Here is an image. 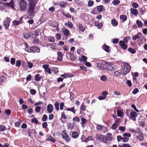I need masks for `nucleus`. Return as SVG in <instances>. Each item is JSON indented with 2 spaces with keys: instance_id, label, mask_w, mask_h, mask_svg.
Instances as JSON below:
<instances>
[{
  "instance_id": "nucleus-53",
  "label": "nucleus",
  "mask_w": 147,
  "mask_h": 147,
  "mask_svg": "<svg viewBox=\"0 0 147 147\" xmlns=\"http://www.w3.org/2000/svg\"><path fill=\"white\" fill-rule=\"evenodd\" d=\"M139 38V36L137 35L133 36L132 37V39L134 40H136Z\"/></svg>"
},
{
  "instance_id": "nucleus-15",
  "label": "nucleus",
  "mask_w": 147,
  "mask_h": 147,
  "mask_svg": "<svg viewBox=\"0 0 147 147\" xmlns=\"http://www.w3.org/2000/svg\"><path fill=\"white\" fill-rule=\"evenodd\" d=\"M131 13L135 15H136L138 14V11L137 9L131 8L130 9Z\"/></svg>"
},
{
  "instance_id": "nucleus-14",
  "label": "nucleus",
  "mask_w": 147,
  "mask_h": 147,
  "mask_svg": "<svg viewBox=\"0 0 147 147\" xmlns=\"http://www.w3.org/2000/svg\"><path fill=\"white\" fill-rule=\"evenodd\" d=\"M57 54L58 60L60 61H61L63 59V56L62 53L61 52H59L57 53Z\"/></svg>"
},
{
  "instance_id": "nucleus-10",
  "label": "nucleus",
  "mask_w": 147,
  "mask_h": 147,
  "mask_svg": "<svg viewBox=\"0 0 147 147\" xmlns=\"http://www.w3.org/2000/svg\"><path fill=\"white\" fill-rule=\"evenodd\" d=\"M40 51V49L38 47L35 46L31 47V52L39 53Z\"/></svg>"
},
{
  "instance_id": "nucleus-40",
  "label": "nucleus",
  "mask_w": 147,
  "mask_h": 147,
  "mask_svg": "<svg viewBox=\"0 0 147 147\" xmlns=\"http://www.w3.org/2000/svg\"><path fill=\"white\" fill-rule=\"evenodd\" d=\"M73 121L77 122H79L80 121V120L79 119V118L78 117H74L73 119Z\"/></svg>"
},
{
  "instance_id": "nucleus-9",
  "label": "nucleus",
  "mask_w": 147,
  "mask_h": 147,
  "mask_svg": "<svg viewBox=\"0 0 147 147\" xmlns=\"http://www.w3.org/2000/svg\"><path fill=\"white\" fill-rule=\"evenodd\" d=\"M36 134V132L34 130L32 129L30 130V131L28 134L29 136L32 138H33L35 137V135Z\"/></svg>"
},
{
  "instance_id": "nucleus-46",
  "label": "nucleus",
  "mask_w": 147,
  "mask_h": 147,
  "mask_svg": "<svg viewBox=\"0 0 147 147\" xmlns=\"http://www.w3.org/2000/svg\"><path fill=\"white\" fill-rule=\"evenodd\" d=\"M6 129V127L3 125H0V131H3Z\"/></svg>"
},
{
  "instance_id": "nucleus-12",
  "label": "nucleus",
  "mask_w": 147,
  "mask_h": 147,
  "mask_svg": "<svg viewBox=\"0 0 147 147\" xmlns=\"http://www.w3.org/2000/svg\"><path fill=\"white\" fill-rule=\"evenodd\" d=\"M53 110V107L51 104H49L47 106V111L49 113H51Z\"/></svg>"
},
{
  "instance_id": "nucleus-27",
  "label": "nucleus",
  "mask_w": 147,
  "mask_h": 147,
  "mask_svg": "<svg viewBox=\"0 0 147 147\" xmlns=\"http://www.w3.org/2000/svg\"><path fill=\"white\" fill-rule=\"evenodd\" d=\"M72 137L73 138H77L78 135V134L76 132H74L71 134Z\"/></svg>"
},
{
  "instance_id": "nucleus-17",
  "label": "nucleus",
  "mask_w": 147,
  "mask_h": 147,
  "mask_svg": "<svg viewBox=\"0 0 147 147\" xmlns=\"http://www.w3.org/2000/svg\"><path fill=\"white\" fill-rule=\"evenodd\" d=\"M97 140H100L105 143H106L108 138H96ZM110 141L112 140V138H108Z\"/></svg>"
},
{
  "instance_id": "nucleus-55",
  "label": "nucleus",
  "mask_w": 147,
  "mask_h": 147,
  "mask_svg": "<svg viewBox=\"0 0 147 147\" xmlns=\"http://www.w3.org/2000/svg\"><path fill=\"white\" fill-rule=\"evenodd\" d=\"M107 78L105 76H102L100 77V80L102 81H105L107 80Z\"/></svg>"
},
{
  "instance_id": "nucleus-64",
  "label": "nucleus",
  "mask_w": 147,
  "mask_h": 147,
  "mask_svg": "<svg viewBox=\"0 0 147 147\" xmlns=\"http://www.w3.org/2000/svg\"><path fill=\"white\" fill-rule=\"evenodd\" d=\"M5 112L7 115H9L10 114L11 111L10 110L7 109L5 111Z\"/></svg>"
},
{
  "instance_id": "nucleus-21",
  "label": "nucleus",
  "mask_w": 147,
  "mask_h": 147,
  "mask_svg": "<svg viewBox=\"0 0 147 147\" xmlns=\"http://www.w3.org/2000/svg\"><path fill=\"white\" fill-rule=\"evenodd\" d=\"M24 44L26 46V47L25 49V51L28 52H31V47L29 48L28 47V45L27 43H24Z\"/></svg>"
},
{
  "instance_id": "nucleus-52",
  "label": "nucleus",
  "mask_w": 147,
  "mask_h": 147,
  "mask_svg": "<svg viewBox=\"0 0 147 147\" xmlns=\"http://www.w3.org/2000/svg\"><path fill=\"white\" fill-rule=\"evenodd\" d=\"M123 135L124 137H130L131 136V134L129 133H124L123 134Z\"/></svg>"
},
{
  "instance_id": "nucleus-8",
  "label": "nucleus",
  "mask_w": 147,
  "mask_h": 147,
  "mask_svg": "<svg viewBox=\"0 0 147 147\" xmlns=\"http://www.w3.org/2000/svg\"><path fill=\"white\" fill-rule=\"evenodd\" d=\"M56 45L57 44L56 43L49 44L47 45L46 47H49L52 49H55L57 48V47H56Z\"/></svg>"
},
{
  "instance_id": "nucleus-1",
  "label": "nucleus",
  "mask_w": 147,
  "mask_h": 147,
  "mask_svg": "<svg viewBox=\"0 0 147 147\" xmlns=\"http://www.w3.org/2000/svg\"><path fill=\"white\" fill-rule=\"evenodd\" d=\"M102 64L105 65V70H106L109 71H114L117 68L116 65L111 64L109 62L104 61L102 63Z\"/></svg>"
},
{
  "instance_id": "nucleus-42",
  "label": "nucleus",
  "mask_w": 147,
  "mask_h": 147,
  "mask_svg": "<svg viewBox=\"0 0 147 147\" xmlns=\"http://www.w3.org/2000/svg\"><path fill=\"white\" fill-rule=\"evenodd\" d=\"M138 76V74L137 72H135L133 76V81L136 80V78Z\"/></svg>"
},
{
  "instance_id": "nucleus-16",
  "label": "nucleus",
  "mask_w": 147,
  "mask_h": 147,
  "mask_svg": "<svg viewBox=\"0 0 147 147\" xmlns=\"http://www.w3.org/2000/svg\"><path fill=\"white\" fill-rule=\"evenodd\" d=\"M57 5H59L62 7H63L66 6L67 4L66 3L61 1L59 3H57Z\"/></svg>"
},
{
  "instance_id": "nucleus-3",
  "label": "nucleus",
  "mask_w": 147,
  "mask_h": 147,
  "mask_svg": "<svg viewBox=\"0 0 147 147\" xmlns=\"http://www.w3.org/2000/svg\"><path fill=\"white\" fill-rule=\"evenodd\" d=\"M19 5L20 10L24 11L27 8L28 4L24 0H21L19 3Z\"/></svg>"
},
{
  "instance_id": "nucleus-2",
  "label": "nucleus",
  "mask_w": 147,
  "mask_h": 147,
  "mask_svg": "<svg viewBox=\"0 0 147 147\" xmlns=\"http://www.w3.org/2000/svg\"><path fill=\"white\" fill-rule=\"evenodd\" d=\"M35 5L34 3H30L29 4L28 11V14L30 15V18H32L34 16V8Z\"/></svg>"
},
{
  "instance_id": "nucleus-62",
  "label": "nucleus",
  "mask_w": 147,
  "mask_h": 147,
  "mask_svg": "<svg viewBox=\"0 0 147 147\" xmlns=\"http://www.w3.org/2000/svg\"><path fill=\"white\" fill-rule=\"evenodd\" d=\"M31 121L32 123H34L36 124L38 123V121L36 118H34Z\"/></svg>"
},
{
  "instance_id": "nucleus-4",
  "label": "nucleus",
  "mask_w": 147,
  "mask_h": 147,
  "mask_svg": "<svg viewBox=\"0 0 147 147\" xmlns=\"http://www.w3.org/2000/svg\"><path fill=\"white\" fill-rule=\"evenodd\" d=\"M123 64V74L125 75L129 72L131 69V67L127 63H124Z\"/></svg>"
},
{
  "instance_id": "nucleus-30",
  "label": "nucleus",
  "mask_w": 147,
  "mask_h": 147,
  "mask_svg": "<svg viewBox=\"0 0 147 147\" xmlns=\"http://www.w3.org/2000/svg\"><path fill=\"white\" fill-rule=\"evenodd\" d=\"M97 67L98 68L101 70H105V67H102L101 64L100 63H98L97 64Z\"/></svg>"
},
{
  "instance_id": "nucleus-38",
  "label": "nucleus",
  "mask_w": 147,
  "mask_h": 147,
  "mask_svg": "<svg viewBox=\"0 0 147 147\" xmlns=\"http://www.w3.org/2000/svg\"><path fill=\"white\" fill-rule=\"evenodd\" d=\"M55 106L56 110L58 111L59 110V103L58 102H56L55 104Z\"/></svg>"
},
{
  "instance_id": "nucleus-57",
  "label": "nucleus",
  "mask_w": 147,
  "mask_h": 147,
  "mask_svg": "<svg viewBox=\"0 0 147 147\" xmlns=\"http://www.w3.org/2000/svg\"><path fill=\"white\" fill-rule=\"evenodd\" d=\"M7 5L8 6L13 7V1H11L10 3H7Z\"/></svg>"
},
{
  "instance_id": "nucleus-33",
  "label": "nucleus",
  "mask_w": 147,
  "mask_h": 147,
  "mask_svg": "<svg viewBox=\"0 0 147 147\" xmlns=\"http://www.w3.org/2000/svg\"><path fill=\"white\" fill-rule=\"evenodd\" d=\"M48 40L51 42H54L55 41V38L53 37L49 36L48 38Z\"/></svg>"
},
{
  "instance_id": "nucleus-43",
  "label": "nucleus",
  "mask_w": 147,
  "mask_h": 147,
  "mask_svg": "<svg viewBox=\"0 0 147 147\" xmlns=\"http://www.w3.org/2000/svg\"><path fill=\"white\" fill-rule=\"evenodd\" d=\"M117 115L119 117H121L123 115V112L121 111L117 110Z\"/></svg>"
},
{
  "instance_id": "nucleus-28",
  "label": "nucleus",
  "mask_w": 147,
  "mask_h": 147,
  "mask_svg": "<svg viewBox=\"0 0 147 147\" xmlns=\"http://www.w3.org/2000/svg\"><path fill=\"white\" fill-rule=\"evenodd\" d=\"M111 22L113 26H116L118 24V22L115 19L112 20Z\"/></svg>"
},
{
  "instance_id": "nucleus-41",
  "label": "nucleus",
  "mask_w": 147,
  "mask_h": 147,
  "mask_svg": "<svg viewBox=\"0 0 147 147\" xmlns=\"http://www.w3.org/2000/svg\"><path fill=\"white\" fill-rule=\"evenodd\" d=\"M94 4V2L90 0L88 1V7H91Z\"/></svg>"
},
{
  "instance_id": "nucleus-56",
  "label": "nucleus",
  "mask_w": 147,
  "mask_h": 147,
  "mask_svg": "<svg viewBox=\"0 0 147 147\" xmlns=\"http://www.w3.org/2000/svg\"><path fill=\"white\" fill-rule=\"evenodd\" d=\"M82 123V125H84L86 121V120L84 118H82L81 119Z\"/></svg>"
},
{
  "instance_id": "nucleus-31",
  "label": "nucleus",
  "mask_w": 147,
  "mask_h": 147,
  "mask_svg": "<svg viewBox=\"0 0 147 147\" xmlns=\"http://www.w3.org/2000/svg\"><path fill=\"white\" fill-rule=\"evenodd\" d=\"M121 71L118 70L114 72V75L116 76H119L121 74Z\"/></svg>"
},
{
  "instance_id": "nucleus-47",
  "label": "nucleus",
  "mask_w": 147,
  "mask_h": 147,
  "mask_svg": "<svg viewBox=\"0 0 147 147\" xmlns=\"http://www.w3.org/2000/svg\"><path fill=\"white\" fill-rule=\"evenodd\" d=\"M128 51L132 54H134L136 53V51L133 49L131 48H129Z\"/></svg>"
},
{
  "instance_id": "nucleus-5",
  "label": "nucleus",
  "mask_w": 147,
  "mask_h": 147,
  "mask_svg": "<svg viewBox=\"0 0 147 147\" xmlns=\"http://www.w3.org/2000/svg\"><path fill=\"white\" fill-rule=\"evenodd\" d=\"M11 20L8 17L4 21V27L6 28H7L9 26Z\"/></svg>"
},
{
  "instance_id": "nucleus-20",
  "label": "nucleus",
  "mask_w": 147,
  "mask_h": 147,
  "mask_svg": "<svg viewBox=\"0 0 147 147\" xmlns=\"http://www.w3.org/2000/svg\"><path fill=\"white\" fill-rule=\"evenodd\" d=\"M62 32L63 33L64 35L66 36H67L69 33L68 30L67 29H63Z\"/></svg>"
},
{
  "instance_id": "nucleus-34",
  "label": "nucleus",
  "mask_w": 147,
  "mask_h": 147,
  "mask_svg": "<svg viewBox=\"0 0 147 147\" xmlns=\"http://www.w3.org/2000/svg\"><path fill=\"white\" fill-rule=\"evenodd\" d=\"M120 3L119 0H114L112 2V3L115 5H116L119 4Z\"/></svg>"
},
{
  "instance_id": "nucleus-18",
  "label": "nucleus",
  "mask_w": 147,
  "mask_h": 147,
  "mask_svg": "<svg viewBox=\"0 0 147 147\" xmlns=\"http://www.w3.org/2000/svg\"><path fill=\"white\" fill-rule=\"evenodd\" d=\"M61 76L63 77L64 78H71L73 76V75L65 74L63 75H61Z\"/></svg>"
},
{
  "instance_id": "nucleus-32",
  "label": "nucleus",
  "mask_w": 147,
  "mask_h": 147,
  "mask_svg": "<svg viewBox=\"0 0 147 147\" xmlns=\"http://www.w3.org/2000/svg\"><path fill=\"white\" fill-rule=\"evenodd\" d=\"M120 18L123 21H125L127 20V16L124 15H121L120 16Z\"/></svg>"
},
{
  "instance_id": "nucleus-61",
  "label": "nucleus",
  "mask_w": 147,
  "mask_h": 147,
  "mask_svg": "<svg viewBox=\"0 0 147 147\" xmlns=\"http://www.w3.org/2000/svg\"><path fill=\"white\" fill-rule=\"evenodd\" d=\"M55 37L57 39L59 40L61 38V35L59 33L57 34H56Z\"/></svg>"
},
{
  "instance_id": "nucleus-37",
  "label": "nucleus",
  "mask_w": 147,
  "mask_h": 147,
  "mask_svg": "<svg viewBox=\"0 0 147 147\" xmlns=\"http://www.w3.org/2000/svg\"><path fill=\"white\" fill-rule=\"evenodd\" d=\"M80 61H83L84 62L86 61L87 59V57H86V56H85L84 55L82 56V57L80 59Z\"/></svg>"
},
{
  "instance_id": "nucleus-58",
  "label": "nucleus",
  "mask_w": 147,
  "mask_h": 147,
  "mask_svg": "<svg viewBox=\"0 0 147 147\" xmlns=\"http://www.w3.org/2000/svg\"><path fill=\"white\" fill-rule=\"evenodd\" d=\"M45 71L49 74H51V69L50 68H48L47 69L45 70Z\"/></svg>"
},
{
  "instance_id": "nucleus-48",
  "label": "nucleus",
  "mask_w": 147,
  "mask_h": 147,
  "mask_svg": "<svg viewBox=\"0 0 147 147\" xmlns=\"http://www.w3.org/2000/svg\"><path fill=\"white\" fill-rule=\"evenodd\" d=\"M41 107L40 106L36 107L35 109V111L37 113H39L41 109Z\"/></svg>"
},
{
  "instance_id": "nucleus-23",
  "label": "nucleus",
  "mask_w": 147,
  "mask_h": 147,
  "mask_svg": "<svg viewBox=\"0 0 147 147\" xmlns=\"http://www.w3.org/2000/svg\"><path fill=\"white\" fill-rule=\"evenodd\" d=\"M136 23L138 26L139 28L142 27L143 25L142 22L139 20H137Z\"/></svg>"
},
{
  "instance_id": "nucleus-39",
  "label": "nucleus",
  "mask_w": 147,
  "mask_h": 147,
  "mask_svg": "<svg viewBox=\"0 0 147 147\" xmlns=\"http://www.w3.org/2000/svg\"><path fill=\"white\" fill-rule=\"evenodd\" d=\"M52 70L53 71L55 74L57 73L59 70L57 68L54 67L52 68Z\"/></svg>"
},
{
  "instance_id": "nucleus-29",
  "label": "nucleus",
  "mask_w": 147,
  "mask_h": 147,
  "mask_svg": "<svg viewBox=\"0 0 147 147\" xmlns=\"http://www.w3.org/2000/svg\"><path fill=\"white\" fill-rule=\"evenodd\" d=\"M78 27L79 29L82 31H84L85 29L84 27L80 24H79L78 25Z\"/></svg>"
},
{
  "instance_id": "nucleus-24",
  "label": "nucleus",
  "mask_w": 147,
  "mask_h": 147,
  "mask_svg": "<svg viewBox=\"0 0 147 147\" xmlns=\"http://www.w3.org/2000/svg\"><path fill=\"white\" fill-rule=\"evenodd\" d=\"M94 25L95 26L97 27V28L100 29L102 26V24L101 23H99L98 22H95L94 23Z\"/></svg>"
},
{
  "instance_id": "nucleus-35",
  "label": "nucleus",
  "mask_w": 147,
  "mask_h": 147,
  "mask_svg": "<svg viewBox=\"0 0 147 147\" xmlns=\"http://www.w3.org/2000/svg\"><path fill=\"white\" fill-rule=\"evenodd\" d=\"M97 9L99 12H101L102 11L103 9V6L101 5L98 6Z\"/></svg>"
},
{
  "instance_id": "nucleus-49",
  "label": "nucleus",
  "mask_w": 147,
  "mask_h": 147,
  "mask_svg": "<svg viewBox=\"0 0 147 147\" xmlns=\"http://www.w3.org/2000/svg\"><path fill=\"white\" fill-rule=\"evenodd\" d=\"M47 117L46 115H43L42 118V120L43 121H45L47 120Z\"/></svg>"
},
{
  "instance_id": "nucleus-25",
  "label": "nucleus",
  "mask_w": 147,
  "mask_h": 147,
  "mask_svg": "<svg viewBox=\"0 0 147 147\" xmlns=\"http://www.w3.org/2000/svg\"><path fill=\"white\" fill-rule=\"evenodd\" d=\"M118 142L122 141L123 142H127L128 141L129 138H117Z\"/></svg>"
},
{
  "instance_id": "nucleus-22",
  "label": "nucleus",
  "mask_w": 147,
  "mask_h": 147,
  "mask_svg": "<svg viewBox=\"0 0 147 147\" xmlns=\"http://www.w3.org/2000/svg\"><path fill=\"white\" fill-rule=\"evenodd\" d=\"M69 58L71 61H74L76 59V57L73 53H70L69 55Z\"/></svg>"
},
{
  "instance_id": "nucleus-7",
  "label": "nucleus",
  "mask_w": 147,
  "mask_h": 147,
  "mask_svg": "<svg viewBox=\"0 0 147 147\" xmlns=\"http://www.w3.org/2000/svg\"><path fill=\"white\" fill-rule=\"evenodd\" d=\"M119 45H120L121 47L123 49L125 50L127 48V45L125 44V42L120 41L119 42Z\"/></svg>"
},
{
  "instance_id": "nucleus-19",
  "label": "nucleus",
  "mask_w": 147,
  "mask_h": 147,
  "mask_svg": "<svg viewBox=\"0 0 147 147\" xmlns=\"http://www.w3.org/2000/svg\"><path fill=\"white\" fill-rule=\"evenodd\" d=\"M33 43L34 44L38 45L40 43V40L37 38H35L33 40Z\"/></svg>"
},
{
  "instance_id": "nucleus-50",
  "label": "nucleus",
  "mask_w": 147,
  "mask_h": 147,
  "mask_svg": "<svg viewBox=\"0 0 147 147\" xmlns=\"http://www.w3.org/2000/svg\"><path fill=\"white\" fill-rule=\"evenodd\" d=\"M21 64V61L19 60H18L16 61V65L17 67H20V66Z\"/></svg>"
},
{
  "instance_id": "nucleus-36",
  "label": "nucleus",
  "mask_w": 147,
  "mask_h": 147,
  "mask_svg": "<svg viewBox=\"0 0 147 147\" xmlns=\"http://www.w3.org/2000/svg\"><path fill=\"white\" fill-rule=\"evenodd\" d=\"M40 33V29L36 30L34 34L36 36L39 35Z\"/></svg>"
},
{
  "instance_id": "nucleus-60",
  "label": "nucleus",
  "mask_w": 147,
  "mask_h": 147,
  "mask_svg": "<svg viewBox=\"0 0 147 147\" xmlns=\"http://www.w3.org/2000/svg\"><path fill=\"white\" fill-rule=\"evenodd\" d=\"M28 66L29 68H31L33 66V64L32 63L30 62H28Z\"/></svg>"
},
{
  "instance_id": "nucleus-45",
  "label": "nucleus",
  "mask_w": 147,
  "mask_h": 147,
  "mask_svg": "<svg viewBox=\"0 0 147 147\" xmlns=\"http://www.w3.org/2000/svg\"><path fill=\"white\" fill-rule=\"evenodd\" d=\"M35 80L37 81H39L40 79V78L39 77V74H37L35 75Z\"/></svg>"
},
{
  "instance_id": "nucleus-63",
  "label": "nucleus",
  "mask_w": 147,
  "mask_h": 147,
  "mask_svg": "<svg viewBox=\"0 0 147 147\" xmlns=\"http://www.w3.org/2000/svg\"><path fill=\"white\" fill-rule=\"evenodd\" d=\"M117 125L114 123L112 125L111 128L113 129H115L117 128Z\"/></svg>"
},
{
  "instance_id": "nucleus-6",
  "label": "nucleus",
  "mask_w": 147,
  "mask_h": 147,
  "mask_svg": "<svg viewBox=\"0 0 147 147\" xmlns=\"http://www.w3.org/2000/svg\"><path fill=\"white\" fill-rule=\"evenodd\" d=\"M137 113L134 111H131L130 113L129 118L133 120L134 121L136 120V117L137 116Z\"/></svg>"
},
{
  "instance_id": "nucleus-26",
  "label": "nucleus",
  "mask_w": 147,
  "mask_h": 147,
  "mask_svg": "<svg viewBox=\"0 0 147 147\" xmlns=\"http://www.w3.org/2000/svg\"><path fill=\"white\" fill-rule=\"evenodd\" d=\"M62 136L63 138H68L69 136L67 134L65 130H64L63 131Z\"/></svg>"
},
{
  "instance_id": "nucleus-54",
  "label": "nucleus",
  "mask_w": 147,
  "mask_h": 147,
  "mask_svg": "<svg viewBox=\"0 0 147 147\" xmlns=\"http://www.w3.org/2000/svg\"><path fill=\"white\" fill-rule=\"evenodd\" d=\"M103 127H104L103 126L100 125H98L97 126L96 128L98 130H102Z\"/></svg>"
},
{
  "instance_id": "nucleus-44",
  "label": "nucleus",
  "mask_w": 147,
  "mask_h": 147,
  "mask_svg": "<svg viewBox=\"0 0 147 147\" xmlns=\"http://www.w3.org/2000/svg\"><path fill=\"white\" fill-rule=\"evenodd\" d=\"M47 141H50L55 143L56 142V140L55 138H47Z\"/></svg>"
},
{
  "instance_id": "nucleus-59",
  "label": "nucleus",
  "mask_w": 147,
  "mask_h": 147,
  "mask_svg": "<svg viewBox=\"0 0 147 147\" xmlns=\"http://www.w3.org/2000/svg\"><path fill=\"white\" fill-rule=\"evenodd\" d=\"M132 6L133 7L137 8L138 7L139 5L138 4L135 3H134L132 4Z\"/></svg>"
},
{
  "instance_id": "nucleus-13",
  "label": "nucleus",
  "mask_w": 147,
  "mask_h": 147,
  "mask_svg": "<svg viewBox=\"0 0 147 147\" xmlns=\"http://www.w3.org/2000/svg\"><path fill=\"white\" fill-rule=\"evenodd\" d=\"M102 48L104 50L107 52L109 53L110 51L109 47L105 45H103Z\"/></svg>"
},
{
  "instance_id": "nucleus-11",
  "label": "nucleus",
  "mask_w": 147,
  "mask_h": 147,
  "mask_svg": "<svg viewBox=\"0 0 147 147\" xmlns=\"http://www.w3.org/2000/svg\"><path fill=\"white\" fill-rule=\"evenodd\" d=\"M33 34L32 33H26L23 34V36L24 38H29L32 36Z\"/></svg>"
},
{
  "instance_id": "nucleus-51",
  "label": "nucleus",
  "mask_w": 147,
  "mask_h": 147,
  "mask_svg": "<svg viewBox=\"0 0 147 147\" xmlns=\"http://www.w3.org/2000/svg\"><path fill=\"white\" fill-rule=\"evenodd\" d=\"M12 23L16 26L20 24V22H19L18 21L16 20L13 21V22Z\"/></svg>"
}]
</instances>
